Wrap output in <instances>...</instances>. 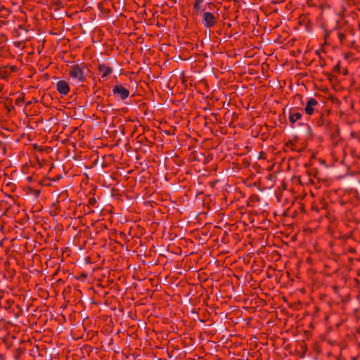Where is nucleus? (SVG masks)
I'll list each match as a JSON object with an SVG mask.
<instances>
[{
  "label": "nucleus",
  "mask_w": 360,
  "mask_h": 360,
  "mask_svg": "<svg viewBox=\"0 0 360 360\" xmlns=\"http://www.w3.org/2000/svg\"><path fill=\"white\" fill-rule=\"evenodd\" d=\"M319 106V104L315 98H309L306 103V105L304 109V112L307 115H312L316 111L318 110Z\"/></svg>",
  "instance_id": "nucleus-2"
},
{
  "label": "nucleus",
  "mask_w": 360,
  "mask_h": 360,
  "mask_svg": "<svg viewBox=\"0 0 360 360\" xmlns=\"http://www.w3.org/2000/svg\"><path fill=\"white\" fill-rule=\"evenodd\" d=\"M204 0H195L193 4L195 11L198 13L204 10L202 8Z\"/></svg>",
  "instance_id": "nucleus-8"
},
{
  "label": "nucleus",
  "mask_w": 360,
  "mask_h": 360,
  "mask_svg": "<svg viewBox=\"0 0 360 360\" xmlns=\"http://www.w3.org/2000/svg\"><path fill=\"white\" fill-rule=\"evenodd\" d=\"M302 117V112L296 109H290L289 111V121L294 124Z\"/></svg>",
  "instance_id": "nucleus-6"
},
{
  "label": "nucleus",
  "mask_w": 360,
  "mask_h": 360,
  "mask_svg": "<svg viewBox=\"0 0 360 360\" xmlns=\"http://www.w3.org/2000/svg\"><path fill=\"white\" fill-rule=\"evenodd\" d=\"M98 70L101 73V79H104L112 72V68L106 66L104 64H100L98 67Z\"/></svg>",
  "instance_id": "nucleus-7"
},
{
  "label": "nucleus",
  "mask_w": 360,
  "mask_h": 360,
  "mask_svg": "<svg viewBox=\"0 0 360 360\" xmlns=\"http://www.w3.org/2000/svg\"><path fill=\"white\" fill-rule=\"evenodd\" d=\"M202 20L205 27L210 28L216 25L217 22V18L212 13L205 12L202 14Z\"/></svg>",
  "instance_id": "nucleus-4"
},
{
  "label": "nucleus",
  "mask_w": 360,
  "mask_h": 360,
  "mask_svg": "<svg viewBox=\"0 0 360 360\" xmlns=\"http://www.w3.org/2000/svg\"><path fill=\"white\" fill-rule=\"evenodd\" d=\"M89 73L86 65L84 63H75L68 68V75L74 84L86 82Z\"/></svg>",
  "instance_id": "nucleus-1"
},
{
  "label": "nucleus",
  "mask_w": 360,
  "mask_h": 360,
  "mask_svg": "<svg viewBox=\"0 0 360 360\" xmlns=\"http://www.w3.org/2000/svg\"><path fill=\"white\" fill-rule=\"evenodd\" d=\"M7 77V75H6V74H4V76H2L3 78H6Z\"/></svg>",
  "instance_id": "nucleus-10"
},
{
  "label": "nucleus",
  "mask_w": 360,
  "mask_h": 360,
  "mask_svg": "<svg viewBox=\"0 0 360 360\" xmlns=\"http://www.w3.org/2000/svg\"><path fill=\"white\" fill-rule=\"evenodd\" d=\"M57 91L62 95H67L70 91V86L66 81L60 80L56 84Z\"/></svg>",
  "instance_id": "nucleus-5"
},
{
  "label": "nucleus",
  "mask_w": 360,
  "mask_h": 360,
  "mask_svg": "<svg viewBox=\"0 0 360 360\" xmlns=\"http://www.w3.org/2000/svg\"><path fill=\"white\" fill-rule=\"evenodd\" d=\"M7 77V75H6V74H4V76H2L3 78H6Z\"/></svg>",
  "instance_id": "nucleus-9"
},
{
  "label": "nucleus",
  "mask_w": 360,
  "mask_h": 360,
  "mask_svg": "<svg viewBox=\"0 0 360 360\" xmlns=\"http://www.w3.org/2000/svg\"><path fill=\"white\" fill-rule=\"evenodd\" d=\"M112 93L122 100H124L129 96V91L122 85H116L112 87Z\"/></svg>",
  "instance_id": "nucleus-3"
}]
</instances>
